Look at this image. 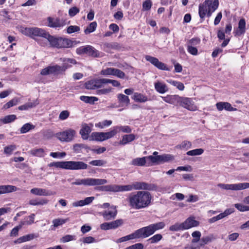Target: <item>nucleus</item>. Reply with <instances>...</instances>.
<instances>
[{"mask_svg":"<svg viewBox=\"0 0 249 249\" xmlns=\"http://www.w3.org/2000/svg\"><path fill=\"white\" fill-rule=\"evenodd\" d=\"M43 136L46 139H50L54 137H56V134L51 129H47L43 132Z\"/></svg>","mask_w":249,"mask_h":249,"instance_id":"09e8293b","label":"nucleus"},{"mask_svg":"<svg viewBox=\"0 0 249 249\" xmlns=\"http://www.w3.org/2000/svg\"><path fill=\"white\" fill-rule=\"evenodd\" d=\"M48 24L47 26L51 28L62 27L66 24V20L60 19L59 18H54L49 17L47 18Z\"/></svg>","mask_w":249,"mask_h":249,"instance_id":"2eb2a0df","label":"nucleus"},{"mask_svg":"<svg viewBox=\"0 0 249 249\" xmlns=\"http://www.w3.org/2000/svg\"><path fill=\"white\" fill-rule=\"evenodd\" d=\"M184 230H187L192 227H197L199 222L196 220L194 217H188L182 223Z\"/></svg>","mask_w":249,"mask_h":249,"instance_id":"5701e85b","label":"nucleus"},{"mask_svg":"<svg viewBox=\"0 0 249 249\" xmlns=\"http://www.w3.org/2000/svg\"><path fill=\"white\" fill-rule=\"evenodd\" d=\"M113 137L111 130L109 132H94L89 136V141L103 142Z\"/></svg>","mask_w":249,"mask_h":249,"instance_id":"9b49d317","label":"nucleus"},{"mask_svg":"<svg viewBox=\"0 0 249 249\" xmlns=\"http://www.w3.org/2000/svg\"><path fill=\"white\" fill-rule=\"evenodd\" d=\"M39 104V101L38 99L34 100L33 102H28L23 105L20 106L18 107V109L20 110H28L36 107Z\"/></svg>","mask_w":249,"mask_h":249,"instance_id":"2f4dec72","label":"nucleus"},{"mask_svg":"<svg viewBox=\"0 0 249 249\" xmlns=\"http://www.w3.org/2000/svg\"><path fill=\"white\" fill-rule=\"evenodd\" d=\"M146 61L151 63L155 67L160 70L169 71L166 64L160 61L159 59L155 57L147 55L145 56Z\"/></svg>","mask_w":249,"mask_h":249,"instance_id":"4468645a","label":"nucleus"},{"mask_svg":"<svg viewBox=\"0 0 249 249\" xmlns=\"http://www.w3.org/2000/svg\"><path fill=\"white\" fill-rule=\"evenodd\" d=\"M136 139V136L134 134L124 135L122 137V139L120 141L119 144L124 145L129 142L133 141Z\"/></svg>","mask_w":249,"mask_h":249,"instance_id":"473e14b6","label":"nucleus"},{"mask_svg":"<svg viewBox=\"0 0 249 249\" xmlns=\"http://www.w3.org/2000/svg\"><path fill=\"white\" fill-rule=\"evenodd\" d=\"M215 238L213 234H211L208 236H204L200 239L199 243L200 246H204V245L212 242Z\"/></svg>","mask_w":249,"mask_h":249,"instance_id":"4c0bfd02","label":"nucleus"},{"mask_svg":"<svg viewBox=\"0 0 249 249\" xmlns=\"http://www.w3.org/2000/svg\"><path fill=\"white\" fill-rule=\"evenodd\" d=\"M76 53L78 55L87 54L94 58L101 57L99 51L91 45L82 46L76 49Z\"/></svg>","mask_w":249,"mask_h":249,"instance_id":"1a4fd4ad","label":"nucleus"},{"mask_svg":"<svg viewBox=\"0 0 249 249\" xmlns=\"http://www.w3.org/2000/svg\"><path fill=\"white\" fill-rule=\"evenodd\" d=\"M152 2L151 0H146L142 3V10L148 11L152 6Z\"/></svg>","mask_w":249,"mask_h":249,"instance_id":"052dcab7","label":"nucleus"},{"mask_svg":"<svg viewBox=\"0 0 249 249\" xmlns=\"http://www.w3.org/2000/svg\"><path fill=\"white\" fill-rule=\"evenodd\" d=\"M49 167H55L66 170H81L86 169L88 165L83 161H62L52 162L49 163Z\"/></svg>","mask_w":249,"mask_h":249,"instance_id":"20e7f679","label":"nucleus"},{"mask_svg":"<svg viewBox=\"0 0 249 249\" xmlns=\"http://www.w3.org/2000/svg\"><path fill=\"white\" fill-rule=\"evenodd\" d=\"M175 160L173 155L164 154L157 156H148L137 158L131 160V164L137 166H150L169 162Z\"/></svg>","mask_w":249,"mask_h":249,"instance_id":"f03ea898","label":"nucleus"},{"mask_svg":"<svg viewBox=\"0 0 249 249\" xmlns=\"http://www.w3.org/2000/svg\"><path fill=\"white\" fill-rule=\"evenodd\" d=\"M80 28L79 26L76 25H71L67 29V33L71 34L75 32H78L80 31Z\"/></svg>","mask_w":249,"mask_h":249,"instance_id":"13d9d810","label":"nucleus"},{"mask_svg":"<svg viewBox=\"0 0 249 249\" xmlns=\"http://www.w3.org/2000/svg\"><path fill=\"white\" fill-rule=\"evenodd\" d=\"M187 50L189 53L193 55H196L198 54V50L196 47L187 46Z\"/></svg>","mask_w":249,"mask_h":249,"instance_id":"774afa93","label":"nucleus"},{"mask_svg":"<svg viewBox=\"0 0 249 249\" xmlns=\"http://www.w3.org/2000/svg\"><path fill=\"white\" fill-rule=\"evenodd\" d=\"M192 147V143L190 141H184L180 144L177 146V148L180 149L187 150Z\"/></svg>","mask_w":249,"mask_h":249,"instance_id":"a18cd8bd","label":"nucleus"},{"mask_svg":"<svg viewBox=\"0 0 249 249\" xmlns=\"http://www.w3.org/2000/svg\"><path fill=\"white\" fill-rule=\"evenodd\" d=\"M117 99L120 107H126L130 104V99L127 95L120 93L117 95Z\"/></svg>","mask_w":249,"mask_h":249,"instance_id":"c85d7f7f","label":"nucleus"},{"mask_svg":"<svg viewBox=\"0 0 249 249\" xmlns=\"http://www.w3.org/2000/svg\"><path fill=\"white\" fill-rule=\"evenodd\" d=\"M76 131L71 128L56 133V137L61 142H70L73 140Z\"/></svg>","mask_w":249,"mask_h":249,"instance_id":"9d476101","label":"nucleus"},{"mask_svg":"<svg viewBox=\"0 0 249 249\" xmlns=\"http://www.w3.org/2000/svg\"><path fill=\"white\" fill-rule=\"evenodd\" d=\"M64 63H63V66H60L61 73H64L67 69L71 67L72 65H75L77 63L76 60L73 58L66 59L64 60Z\"/></svg>","mask_w":249,"mask_h":249,"instance_id":"bb28decb","label":"nucleus"},{"mask_svg":"<svg viewBox=\"0 0 249 249\" xmlns=\"http://www.w3.org/2000/svg\"><path fill=\"white\" fill-rule=\"evenodd\" d=\"M142 238L140 229L135 231L134 232L126 236H124L120 238V242H125L129 240L134 239Z\"/></svg>","mask_w":249,"mask_h":249,"instance_id":"a878e982","label":"nucleus"},{"mask_svg":"<svg viewBox=\"0 0 249 249\" xmlns=\"http://www.w3.org/2000/svg\"><path fill=\"white\" fill-rule=\"evenodd\" d=\"M165 226V224L163 222H160L140 228V230L142 238H146L150 236L156 231L163 229Z\"/></svg>","mask_w":249,"mask_h":249,"instance_id":"6e6552de","label":"nucleus"},{"mask_svg":"<svg viewBox=\"0 0 249 249\" xmlns=\"http://www.w3.org/2000/svg\"><path fill=\"white\" fill-rule=\"evenodd\" d=\"M17 188L10 185H0V195L15 192Z\"/></svg>","mask_w":249,"mask_h":249,"instance_id":"72a5a7b5","label":"nucleus"},{"mask_svg":"<svg viewBox=\"0 0 249 249\" xmlns=\"http://www.w3.org/2000/svg\"><path fill=\"white\" fill-rule=\"evenodd\" d=\"M133 99L137 102L143 103L148 101L146 96L138 92H135L133 95Z\"/></svg>","mask_w":249,"mask_h":249,"instance_id":"e433bc0d","label":"nucleus"},{"mask_svg":"<svg viewBox=\"0 0 249 249\" xmlns=\"http://www.w3.org/2000/svg\"><path fill=\"white\" fill-rule=\"evenodd\" d=\"M218 186L220 187L221 189L225 190H241L249 188V183H239L237 184H223L219 183Z\"/></svg>","mask_w":249,"mask_h":249,"instance_id":"f8f14e48","label":"nucleus"},{"mask_svg":"<svg viewBox=\"0 0 249 249\" xmlns=\"http://www.w3.org/2000/svg\"><path fill=\"white\" fill-rule=\"evenodd\" d=\"M91 132V127L89 126L88 124H83L80 130V134L83 140L89 139V135Z\"/></svg>","mask_w":249,"mask_h":249,"instance_id":"cd10ccee","label":"nucleus"},{"mask_svg":"<svg viewBox=\"0 0 249 249\" xmlns=\"http://www.w3.org/2000/svg\"><path fill=\"white\" fill-rule=\"evenodd\" d=\"M22 33L25 35L34 39L35 38V37L38 36L46 38L49 41L51 36L49 32L43 29L38 27L25 28L22 31Z\"/></svg>","mask_w":249,"mask_h":249,"instance_id":"423d86ee","label":"nucleus"},{"mask_svg":"<svg viewBox=\"0 0 249 249\" xmlns=\"http://www.w3.org/2000/svg\"><path fill=\"white\" fill-rule=\"evenodd\" d=\"M169 230L172 231H183L184 230L182 226V224L176 223L169 227Z\"/></svg>","mask_w":249,"mask_h":249,"instance_id":"6e6d98bb","label":"nucleus"},{"mask_svg":"<svg viewBox=\"0 0 249 249\" xmlns=\"http://www.w3.org/2000/svg\"><path fill=\"white\" fill-rule=\"evenodd\" d=\"M35 126L30 124L26 123L23 125V126L20 129V132L21 134L26 133L29 132L30 130L34 129Z\"/></svg>","mask_w":249,"mask_h":249,"instance_id":"79ce46f5","label":"nucleus"},{"mask_svg":"<svg viewBox=\"0 0 249 249\" xmlns=\"http://www.w3.org/2000/svg\"><path fill=\"white\" fill-rule=\"evenodd\" d=\"M3 119V124H6L8 123H10L11 122H14L17 119V116L16 115H8L5 116Z\"/></svg>","mask_w":249,"mask_h":249,"instance_id":"de8ad7c7","label":"nucleus"},{"mask_svg":"<svg viewBox=\"0 0 249 249\" xmlns=\"http://www.w3.org/2000/svg\"><path fill=\"white\" fill-rule=\"evenodd\" d=\"M193 239L192 240V243H196L198 241H200L201 232L199 231H194L192 234Z\"/></svg>","mask_w":249,"mask_h":249,"instance_id":"603ef678","label":"nucleus"},{"mask_svg":"<svg viewBox=\"0 0 249 249\" xmlns=\"http://www.w3.org/2000/svg\"><path fill=\"white\" fill-rule=\"evenodd\" d=\"M204 152V149L202 148L195 149L187 152L186 154L188 156H198L202 154Z\"/></svg>","mask_w":249,"mask_h":249,"instance_id":"49530a36","label":"nucleus"},{"mask_svg":"<svg viewBox=\"0 0 249 249\" xmlns=\"http://www.w3.org/2000/svg\"><path fill=\"white\" fill-rule=\"evenodd\" d=\"M114 69L115 68H107L106 69L102 70L101 73L104 75H113Z\"/></svg>","mask_w":249,"mask_h":249,"instance_id":"e2e57ef3","label":"nucleus"},{"mask_svg":"<svg viewBox=\"0 0 249 249\" xmlns=\"http://www.w3.org/2000/svg\"><path fill=\"white\" fill-rule=\"evenodd\" d=\"M85 88L88 89H95L94 81L92 79L86 82L85 84Z\"/></svg>","mask_w":249,"mask_h":249,"instance_id":"69168bd1","label":"nucleus"},{"mask_svg":"<svg viewBox=\"0 0 249 249\" xmlns=\"http://www.w3.org/2000/svg\"><path fill=\"white\" fill-rule=\"evenodd\" d=\"M18 102V99L17 98H14L8 102L3 106V108L5 109H8L10 107L16 106Z\"/></svg>","mask_w":249,"mask_h":249,"instance_id":"5fc2aeb1","label":"nucleus"},{"mask_svg":"<svg viewBox=\"0 0 249 249\" xmlns=\"http://www.w3.org/2000/svg\"><path fill=\"white\" fill-rule=\"evenodd\" d=\"M68 219H64L61 218L54 219L53 220V226L57 227L59 226L62 225L67 221Z\"/></svg>","mask_w":249,"mask_h":249,"instance_id":"bf43d9fd","label":"nucleus"},{"mask_svg":"<svg viewBox=\"0 0 249 249\" xmlns=\"http://www.w3.org/2000/svg\"><path fill=\"white\" fill-rule=\"evenodd\" d=\"M30 153L33 156L42 157L44 156V150L42 148H34L30 151Z\"/></svg>","mask_w":249,"mask_h":249,"instance_id":"a19ab883","label":"nucleus"},{"mask_svg":"<svg viewBox=\"0 0 249 249\" xmlns=\"http://www.w3.org/2000/svg\"><path fill=\"white\" fill-rule=\"evenodd\" d=\"M100 213L105 220H109L116 217L117 211L115 208H111L110 210H105Z\"/></svg>","mask_w":249,"mask_h":249,"instance_id":"4be33fe9","label":"nucleus"},{"mask_svg":"<svg viewBox=\"0 0 249 249\" xmlns=\"http://www.w3.org/2000/svg\"><path fill=\"white\" fill-rule=\"evenodd\" d=\"M246 32V20L244 18L240 19L238 22V28L234 31L235 36H240Z\"/></svg>","mask_w":249,"mask_h":249,"instance_id":"393cba45","label":"nucleus"},{"mask_svg":"<svg viewBox=\"0 0 249 249\" xmlns=\"http://www.w3.org/2000/svg\"><path fill=\"white\" fill-rule=\"evenodd\" d=\"M48 41L51 47L57 49L72 48L73 46V44L76 43L75 41L68 38L56 37L52 35H51Z\"/></svg>","mask_w":249,"mask_h":249,"instance_id":"39448f33","label":"nucleus"},{"mask_svg":"<svg viewBox=\"0 0 249 249\" xmlns=\"http://www.w3.org/2000/svg\"><path fill=\"white\" fill-rule=\"evenodd\" d=\"M107 180L105 179L86 178H76L71 183L72 185H83L86 186L103 185L107 183Z\"/></svg>","mask_w":249,"mask_h":249,"instance_id":"0eeeda50","label":"nucleus"},{"mask_svg":"<svg viewBox=\"0 0 249 249\" xmlns=\"http://www.w3.org/2000/svg\"><path fill=\"white\" fill-rule=\"evenodd\" d=\"M157 186L154 184L144 182H134L132 184L119 185L116 184L101 186L98 190L103 192H120L130 191L133 190H145L152 191L156 190Z\"/></svg>","mask_w":249,"mask_h":249,"instance_id":"f257e3e1","label":"nucleus"},{"mask_svg":"<svg viewBox=\"0 0 249 249\" xmlns=\"http://www.w3.org/2000/svg\"><path fill=\"white\" fill-rule=\"evenodd\" d=\"M94 81L95 89L101 88L104 84H107V79L105 78L94 79Z\"/></svg>","mask_w":249,"mask_h":249,"instance_id":"c03bdc74","label":"nucleus"},{"mask_svg":"<svg viewBox=\"0 0 249 249\" xmlns=\"http://www.w3.org/2000/svg\"><path fill=\"white\" fill-rule=\"evenodd\" d=\"M179 106L190 111L197 110V107L195 105L192 99L188 97H181Z\"/></svg>","mask_w":249,"mask_h":249,"instance_id":"ddd939ff","label":"nucleus"},{"mask_svg":"<svg viewBox=\"0 0 249 249\" xmlns=\"http://www.w3.org/2000/svg\"><path fill=\"white\" fill-rule=\"evenodd\" d=\"M154 87L156 90L161 94L167 92L169 90L167 85L161 82L158 81L154 83Z\"/></svg>","mask_w":249,"mask_h":249,"instance_id":"7c9ffc66","label":"nucleus"},{"mask_svg":"<svg viewBox=\"0 0 249 249\" xmlns=\"http://www.w3.org/2000/svg\"><path fill=\"white\" fill-rule=\"evenodd\" d=\"M31 194L40 196H49L55 194V192L47 191L45 189L34 188L30 191Z\"/></svg>","mask_w":249,"mask_h":249,"instance_id":"412c9836","label":"nucleus"},{"mask_svg":"<svg viewBox=\"0 0 249 249\" xmlns=\"http://www.w3.org/2000/svg\"><path fill=\"white\" fill-rule=\"evenodd\" d=\"M103 49L106 52H109L111 50H119L121 49V45L117 42H105L103 44Z\"/></svg>","mask_w":249,"mask_h":249,"instance_id":"c756f323","label":"nucleus"},{"mask_svg":"<svg viewBox=\"0 0 249 249\" xmlns=\"http://www.w3.org/2000/svg\"><path fill=\"white\" fill-rule=\"evenodd\" d=\"M200 39L198 37H194L189 40L187 42V46H196L199 45L200 43Z\"/></svg>","mask_w":249,"mask_h":249,"instance_id":"864d4df0","label":"nucleus"},{"mask_svg":"<svg viewBox=\"0 0 249 249\" xmlns=\"http://www.w3.org/2000/svg\"><path fill=\"white\" fill-rule=\"evenodd\" d=\"M235 207L240 212L249 211V206H246L242 204L237 203L234 205Z\"/></svg>","mask_w":249,"mask_h":249,"instance_id":"680f3d73","label":"nucleus"},{"mask_svg":"<svg viewBox=\"0 0 249 249\" xmlns=\"http://www.w3.org/2000/svg\"><path fill=\"white\" fill-rule=\"evenodd\" d=\"M40 74L42 75H47L52 74L54 75L61 74L60 71V66L58 65L49 66L43 69L40 72Z\"/></svg>","mask_w":249,"mask_h":249,"instance_id":"dca6fc26","label":"nucleus"},{"mask_svg":"<svg viewBox=\"0 0 249 249\" xmlns=\"http://www.w3.org/2000/svg\"><path fill=\"white\" fill-rule=\"evenodd\" d=\"M123 223L122 219H117L109 223H104L101 225V228L104 230L116 229Z\"/></svg>","mask_w":249,"mask_h":249,"instance_id":"6ab92c4d","label":"nucleus"},{"mask_svg":"<svg viewBox=\"0 0 249 249\" xmlns=\"http://www.w3.org/2000/svg\"><path fill=\"white\" fill-rule=\"evenodd\" d=\"M167 82L170 84L171 85L175 86V87H176L179 90H183L184 88H185V87L184 86V84L181 83V82H179V81H175V80H171V79H169V80H167Z\"/></svg>","mask_w":249,"mask_h":249,"instance_id":"ea45409f","label":"nucleus"},{"mask_svg":"<svg viewBox=\"0 0 249 249\" xmlns=\"http://www.w3.org/2000/svg\"><path fill=\"white\" fill-rule=\"evenodd\" d=\"M97 23L96 21L90 23L89 25L84 30V33L86 35H88L94 32L97 27Z\"/></svg>","mask_w":249,"mask_h":249,"instance_id":"37998d69","label":"nucleus"},{"mask_svg":"<svg viewBox=\"0 0 249 249\" xmlns=\"http://www.w3.org/2000/svg\"><path fill=\"white\" fill-rule=\"evenodd\" d=\"M70 115V112L67 110H63L61 111L59 115V119L60 120H66Z\"/></svg>","mask_w":249,"mask_h":249,"instance_id":"0e129e2a","label":"nucleus"},{"mask_svg":"<svg viewBox=\"0 0 249 249\" xmlns=\"http://www.w3.org/2000/svg\"><path fill=\"white\" fill-rule=\"evenodd\" d=\"M16 149V146L15 145H9L4 148V153L8 155H10Z\"/></svg>","mask_w":249,"mask_h":249,"instance_id":"8fccbe9b","label":"nucleus"},{"mask_svg":"<svg viewBox=\"0 0 249 249\" xmlns=\"http://www.w3.org/2000/svg\"><path fill=\"white\" fill-rule=\"evenodd\" d=\"M80 99L86 103H89L90 104H93L95 102L98 100V98L96 97L93 96H81Z\"/></svg>","mask_w":249,"mask_h":249,"instance_id":"58836bf2","label":"nucleus"},{"mask_svg":"<svg viewBox=\"0 0 249 249\" xmlns=\"http://www.w3.org/2000/svg\"><path fill=\"white\" fill-rule=\"evenodd\" d=\"M211 0H205L203 3H200L199 5L198 14L200 18L203 20L205 17L206 16L207 11L208 10L209 5L212 4Z\"/></svg>","mask_w":249,"mask_h":249,"instance_id":"f3484780","label":"nucleus"},{"mask_svg":"<svg viewBox=\"0 0 249 249\" xmlns=\"http://www.w3.org/2000/svg\"><path fill=\"white\" fill-rule=\"evenodd\" d=\"M152 196L147 191H138L131 195L128 197L129 206L135 209H141L149 206Z\"/></svg>","mask_w":249,"mask_h":249,"instance_id":"7ed1b4c3","label":"nucleus"},{"mask_svg":"<svg viewBox=\"0 0 249 249\" xmlns=\"http://www.w3.org/2000/svg\"><path fill=\"white\" fill-rule=\"evenodd\" d=\"M111 131L114 137L116 135L117 133H119L121 131L124 133H130L131 132L132 129L128 125H117L113 126L111 128Z\"/></svg>","mask_w":249,"mask_h":249,"instance_id":"b1692460","label":"nucleus"},{"mask_svg":"<svg viewBox=\"0 0 249 249\" xmlns=\"http://www.w3.org/2000/svg\"><path fill=\"white\" fill-rule=\"evenodd\" d=\"M219 6L218 0H214L211 5H209L208 10L207 11L206 16L208 17H210L212 16V13L214 12L218 8Z\"/></svg>","mask_w":249,"mask_h":249,"instance_id":"f704fd0d","label":"nucleus"},{"mask_svg":"<svg viewBox=\"0 0 249 249\" xmlns=\"http://www.w3.org/2000/svg\"><path fill=\"white\" fill-rule=\"evenodd\" d=\"M80 11V9L76 6L71 8L69 10V15L71 17L75 16Z\"/></svg>","mask_w":249,"mask_h":249,"instance_id":"338daca9","label":"nucleus"},{"mask_svg":"<svg viewBox=\"0 0 249 249\" xmlns=\"http://www.w3.org/2000/svg\"><path fill=\"white\" fill-rule=\"evenodd\" d=\"M162 238V236L160 234H156L149 238L147 241H149L151 244H154L160 241Z\"/></svg>","mask_w":249,"mask_h":249,"instance_id":"3c124183","label":"nucleus"},{"mask_svg":"<svg viewBox=\"0 0 249 249\" xmlns=\"http://www.w3.org/2000/svg\"><path fill=\"white\" fill-rule=\"evenodd\" d=\"M76 239V236L72 235H66L62 237L60 239V242L62 243H66Z\"/></svg>","mask_w":249,"mask_h":249,"instance_id":"4d7b16f0","label":"nucleus"},{"mask_svg":"<svg viewBox=\"0 0 249 249\" xmlns=\"http://www.w3.org/2000/svg\"><path fill=\"white\" fill-rule=\"evenodd\" d=\"M48 202V200L46 198L33 199L29 201V204L33 206L43 205L47 204Z\"/></svg>","mask_w":249,"mask_h":249,"instance_id":"c9c22d12","label":"nucleus"},{"mask_svg":"<svg viewBox=\"0 0 249 249\" xmlns=\"http://www.w3.org/2000/svg\"><path fill=\"white\" fill-rule=\"evenodd\" d=\"M181 97L178 95L175 94L161 96V98L165 102L178 106L179 105Z\"/></svg>","mask_w":249,"mask_h":249,"instance_id":"a211bd4d","label":"nucleus"},{"mask_svg":"<svg viewBox=\"0 0 249 249\" xmlns=\"http://www.w3.org/2000/svg\"><path fill=\"white\" fill-rule=\"evenodd\" d=\"M215 106L218 111H222L225 109L228 111H233L237 110L236 108L233 107L229 102H219L217 103Z\"/></svg>","mask_w":249,"mask_h":249,"instance_id":"aec40b11","label":"nucleus"}]
</instances>
